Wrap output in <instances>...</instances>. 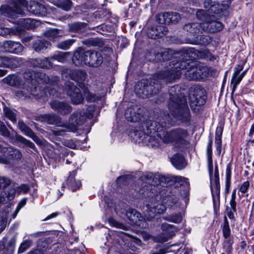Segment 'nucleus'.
I'll list each match as a JSON object with an SVG mask.
<instances>
[{
    "mask_svg": "<svg viewBox=\"0 0 254 254\" xmlns=\"http://www.w3.org/2000/svg\"><path fill=\"white\" fill-rule=\"evenodd\" d=\"M192 55H196L200 59H207L210 61L213 60L215 58L208 51L204 50L201 52L195 51L193 49H188L176 54L175 58L181 55L185 58V60H176L173 59L167 65L165 69L158 72L148 82L143 80L135 84V91L136 94L142 98H149L159 92L162 82L164 83L171 82L175 79L180 78L182 71H185L186 77L190 80H200L204 79L207 74V68L201 65L197 64L194 62L190 61L188 58H194Z\"/></svg>",
    "mask_w": 254,
    "mask_h": 254,
    "instance_id": "1",
    "label": "nucleus"
},
{
    "mask_svg": "<svg viewBox=\"0 0 254 254\" xmlns=\"http://www.w3.org/2000/svg\"><path fill=\"white\" fill-rule=\"evenodd\" d=\"M171 123V116L163 115L157 120H148L142 125L143 132L148 135L158 132L157 136L164 144H169L176 148H185L190 143L188 130L176 128L169 130H163L164 127H169Z\"/></svg>",
    "mask_w": 254,
    "mask_h": 254,
    "instance_id": "2",
    "label": "nucleus"
},
{
    "mask_svg": "<svg viewBox=\"0 0 254 254\" xmlns=\"http://www.w3.org/2000/svg\"><path fill=\"white\" fill-rule=\"evenodd\" d=\"M179 88L178 85L171 87L169 90L170 100L168 108L172 114L183 123H187L190 120V113L186 97L182 94L176 93Z\"/></svg>",
    "mask_w": 254,
    "mask_h": 254,
    "instance_id": "3",
    "label": "nucleus"
},
{
    "mask_svg": "<svg viewBox=\"0 0 254 254\" xmlns=\"http://www.w3.org/2000/svg\"><path fill=\"white\" fill-rule=\"evenodd\" d=\"M196 15L198 19L204 21L201 24L202 31L213 33L222 29V23L217 21H210L209 20L210 17H208L204 10H199L197 11Z\"/></svg>",
    "mask_w": 254,
    "mask_h": 254,
    "instance_id": "4",
    "label": "nucleus"
},
{
    "mask_svg": "<svg viewBox=\"0 0 254 254\" xmlns=\"http://www.w3.org/2000/svg\"><path fill=\"white\" fill-rule=\"evenodd\" d=\"M23 76L28 82H31L32 84L34 83L35 81H37L38 83H51L55 85L58 81V77L57 76L54 77L53 80H51L45 73L36 72L33 71L25 72Z\"/></svg>",
    "mask_w": 254,
    "mask_h": 254,
    "instance_id": "5",
    "label": "nucleus"
},
{
    "mask_svg": "<svg viewBox=\"0 0 254 254\" xmlns=\"http://www.w3.org/2000/svg\"><path fill=\"white\" fill-rule=\"evenodd\" d=\"M189 102L191 107L200 106L204 104L206 96L203 88L195 87L189 94Z\"/></svg>",
    "mask_w": 254,
    "mask_h": 254,
    "instance_id": "6",
    "label": "nucleus"
},
{
    "mask_svg": "<svg viewBox=\"0 0 254 254\" xmlns=\"http://www.w3.org/2000/svg\"><path fill=\"white\" fill-rule=\"evenodd\" d=\"M64 90L70 97L72 104L77 105L83 102L84 98L80 90L72 83L66 82L65 84Z\"/></svg>",
    "mask_w": 254,
    "mask_h": 254,
    "instance_id": "7",
    "label": "nucleus"
},
{
    "mask_svg": "<svg viewBox=\"0 0 254 254\" xmlns=\"http://www.w3.org/2000/svg\"><path fill=\"white\" fill-rule=\"evenodd\" d=\"M146 207L147 214L144 219L147 221H151L157 214L163 213L166 210L165 206L157 201L151 202L147 204Z\"/></svg>",
    "mask_w": 254,
    "mask_h": 254,
    "instance_id": "8",
    "label": "nucleus"
},
{
    "mask_svg": "<svg viewBox=\"0 0 254 254\" xmlns=\"http://www.w3.org/2000/svg\"><path fill=\"white\" fill-rule=\"evenodd\" d=\"M62 77L65 78H70L79 84L82 83L86 78L85 71L78 70H71L64 68L62 71Z\"/></svg>",
    "mask_w": 254,
    "mask_h": 254,
    "instance_id": "9",
    "label": "nucleus"
},
{
    "mask_svg": "<svg viewBox=\"0 0 254 254\" xmlns=\"http://www.w3.org/2000/svg\"><path fill=\"white\" fill-rule=\"evenodd\" d=\"M85 120V113L83 111H77L73 113L69 119V124L72 126L68 129L70 131H74L77 126L83 124Z\"/></svg>",
    "mask_w": 254,
    "mask_h": 254,
    "instance_id": "10",
    "label": "nucleus"
},
{
    "mask_svg": "<svg viewBox=\"0 0 254 254\" xmlns=\"http://www.w3.org/2000/svg\"><path fill=\"white\" fill-rule=\"evenodd\" d=\"M25 2L24 0H14L13 3H11L6 8V12L10 17H16L17 15L23 14L22 7L24 6Z\"/></svg>",
    "mask_w": 254,
    "mask_h": 254,
    "instance_id": "11",
    "label": "nucleus"
},
{
    "mask_svg": "<svg viewBox=\"0 0 254 254\" xmlns=\"http://www.w3.org/2000/svg\"><path fill=\"white\" fill-rule=\"evenodd\" d=\"M125 117L131 122H138L141 120L142 117V110L137 106L128 108L125 112Z\"/></svg>",
    "mask_w": 254,
    "mask_h": 254,
    "instance_id": "12",
    "label": "nucleus"
},
{
    "mask_svg": "<svg viewBox=\"0 0 254 254\" xmlns=\"http://www.w3.org/2000/svg\"><path fill=\"white\" fill-rule=\"evenodd\" d=\"M51 107L58 113L64 115L70 113L72 107L67 102L53 100L50 103Z\"/></svg>",
    "mask_w": 254,
    "mask_h": 254,
    "instance_id": "13",
    "label": "nucleus"
},
{
    "mask_svg": "<svg viewBox=\"0 0 254 254\" xmlns=\"http://www.w3.org/2000/svg\"><path fill=\"white\" fill-rule=\"evenodd\" d=\"M211 190L213 200L219 199L220 185L217 167L215 168L214 179H211Z\"/></svg>",
    "mask_w": 254,
    "mask_h": 254,
    "instance_id": "14",
    "label": "nucleus"
},
{
    "mask_svg": "<svg viewBox=\"0 0 254 254\" xmlns=\"http://www.w3.org/2000/svg\"><path fill=\"white\" fill-rule=\"evenodd\" d=\"M27 10L33 14L44 16L47 13V9L44 5L36 1H30L27 5Z\"/></svg>",
    "mask_w": 254,
    "mask_h": 254,
    "instance_id": "15",
    "label": "nucleus"
},
{
    "mask_svg": "<svg viewBox=\"0 0 254 254\" xmlns=\"http://www.w3.org/2000/svg\"><path fill=\"white\" fill-rule=\"evenodd\" d=\"M86 57H90V60L87 59V65L93 67H98L103 63V57L100 53L95 51H86Z\"/></svg>",
    "mask_w": 254,
    "mask_h": 254,
    "instance_id": "16",
    "label": "nucleus"
},
{
    "mask_svg": "<svg viewBox=\"0 0 254 254\" xmlns=\"http://www.w3.org/2000/svg\"><path fill=\"white\" fill-rule=\"evenodd\" d=\"M2 46L5 52L13 54H19L23 50V46L19 43L11 41H4Z\"/></svg>",
    "mask_w": 254,
    "mask_h": 254,
    "instance_id": "17",
    "label": "nucleus"
},
{
    "mask_svg": "<svg viewBox=\"0 0 254 254\" xmlns=\"http://www.w3.org/2000/svg\"><path fill=\"white\" fill-rule=\"evenodd\" d=\"M159 19L161 20V17L163 18L165 24L176 23L181 19V16L179 13L173 12H167L159 16ZM162 23L161 21L159 22Z\"/></svg>",
    "mask_w": 254,
    "mask_h": 254,
    "instance_id": "18",
    "label": "nucleus"
},
{
    "mask_svg": "<svg viewBox=\"0 0 254 254\" xmlns=\"http://www.w3.org/2000/svg\"><path fill=\"white\" fill-rule=\"evenodd\" d=\"M19 128L25 135L31 137L36 143L40 144L42 143L41 139L28 127L24 122L19 121L18 123Z\"/></svg>",
    "mask_w": 254,
    "mask_h": 254,
    "instance_id": "19",
    "label": "nucleus"
},
{
    "mask_svg": "<svg viewBox=\"0 0 254 254\" xmlns=\"http://www.w3.org/2000/svg\"><path fill=\"white\" fill-rule=\"evenodd\" d=\"M88 57H86V51L83 50L76 51L72 58L73 64L77 66L82 65L83 64L87 65L86 61Z\"/></svg>",
    "mask_w": 254,
    "mask_h": 254,
    "instance_id": "20",
    "label": "nucleus"
},
{
    "mask_svg": "<svg viewBox=\"0 0 254 254\" xmlns=\"http://www.w3.org/2000/svg\"><path fill=\"white\" fill-rule=\"evenodd\" d=\"M126 216L131 224L140 226V222L143 219L141 214L135 209H129L126 212Z\"/></svg>",
    "mask_w": 254,
    "mask_h": 254,
    "instance_id": "21",
    "label": "nucleus"
},
{
    "mask_svg": "<svg viewBox=\"0 0 254 254\" xmlns=\"http://www.w3.org/2000/svg\"><path fill=\"white\" fill-rule=\"evenodd\" d=\"M171 162L176 168L179 170L184 169L187 165L184 156L179 153H176L172 156Z\"/></svg>",
    "mask_w": 254,
    "mask_h": 254,
    "instance_id": "22",
    "label": "nucleus"
},
{
    "mask_svg": "<svg viewBox=\"0 0 254 254\" xmlns=\"http://www.w3.org/2000/svg\"><path fill=\"white\" fill-rule=\"evenodd\" d=\"M175 180L177 184H179L180 186H183L184 187L185 190L184 191L183 194L182 195L184 197V201L187 203L189 200V189L190 187L188 179L181 176H177L176 177Z\"/></svg>",
    "mask_w": 254,
    "mask_h": 254,
    "instance_id": "23",
    "label": "nucleus"
},
{
    "mask_svg": "<svg viewBox=\"0 0 254 254\" xmlns=\"http://www.w3.org/2000/svg\"><path fill=\"white\" fill-rule=\"evenodd\" d=\"M202 23L192 22L185 25L184 29L185 31L193 36L199 34L202 30Z\"/></svg>",
    "mask_w": 254,
    "mask_h": 254,
    "instance_id": "24",
    "label": "nucleus"
},
{
    "mask_svg": "<svg viewBox=\"0 0 254 254\" xmlns=\"http://www.w3.org/2000/svg\"><path fill=\"white\" fill-rule=\"evenodd\" d=\"M76 175L75 171H72L69 175L66 182V185L72 191H75L79 189L81 186V183L80 181H76L75 180V176Z\"/></svg>",
    "mask_w": 254,
    "mask_h": 254,
    "instance_id": "25",
    "label": "nucleus"
},
{
    "mask_svg": "<svg viewBox=\"0 0 254 254\" xmlns=\"http://www.w3.org/2000/svg\"><path fill=\"white\" fill-rule=\"evenodd\" d=\"M17 22L21 27L27 29H32L38 24L37 20L31 18H19Z\"/></svg>",
    "mask_w": 254,
    "mask_h": 254,
    "instance_id": "26",
    "label": "nucleus"
},
{
    "mask_svg": "<svg viewBox=\"0 0 254 254\" xmlns=\"http://www.w3.org/2000/svg\"><path fill=\"white\" fill-rule=\"evenodd\" d=\"M31 64L34 66L41 68H49L53 66V64L49 58L33 59Z\"/></svg>",
    "mask_w": 254,
    "mask_h": 254,
    "instance_id": "27",
    "label": "nucleus"
},
{
    "mask_svg": "<svg viewBox=\"0 0 254 254\" xmlns=\"http://www.w3.org/2000/svg\"><path fill=\"white\" fill-rule=\"evenodd\" d=\"M173 228L174 226L173 225L168 224L166 223L162 224L161 226V228L163 231H165L166 232L161 234V235L159 236V242L160 243H163L167 241L170 238L171 235H168L166 233H169V230L172 229Z\"/></svg>",
    "mask_w": 254,
    "mask_h": 254,
    "instance_id": "28",
    "label": "nucleus"
},
{
    "mask_svg": "<svg viewBox=\"0 0 254 254\" xmlns=\"http://www.w3.org/2000/svg\"><path fill=\"white\" fill-rule=\"evenodd\" d=\"M172 56V51L166 49L155 55V60L157 62L165 61L169 60Z\"/></svg>",
    "mask_w": 254,
    "mask_h": 254,
    "instance_id": "29",
    "label": "nucleus"
},
{
    "mask_svg": "<svg viewBox=\"0 0 254 254\" xmlns=\"http://www.w3.org/2000/svg\"><path fill=\"white\" fill-rule=\"evenodd\" d=\"M3 81L5 83L10 86L18 87L21 85L20 78L14 74L7 76L3 79Z\"/></svg>",
    "mask_w": 254,
    "mask_h": 254,
    "instance_id": "30",
    "label": "nucleus"
},
{
    "mask_svg": "<svg viewBox=\"0 0 254 254\" xmlns=\"http://www.w3.org/2000/svg\"><path fill=\"white\" fill-rule=\"evenodd\" d=\"M223 129L221 127H217L215 132V144L217 152L219 154L221 151V136L222 134Z\"/></svg>",
    "mask_w": 254,
    "mask_h": 254,
    "instance_id": "31",
    "label": "nucleus"
},
{
    "mask_svg": "<svg viewBox=\"0 0 254 254\" xmlns=\"http://www.w3.org/2000/svg\"><path fill=\"white\" fill-rule=\"evenodd\" d=\"M165 29L166 27H165L164 26L159 25L156 27L155 30H154L153 28L149 30L147 32V34L148 37L150 38L156 39L161 36L160 32L161 31H162L163 30L164 31V32H162V34H166Z\"/></svg>",
    "mask_w": 254,
    "mask_h": 254,
    "instance_id": "32",
    "label": "nucleus"
},
{
    "mask_svg": "<svg viewBox=\"0 0 254 254\" xmlns=\"http://www.w3.org/2000/svg\"><path fill=\"white\" fill-rule=\"evenodd\" d=\"M50 45V43L44 40H38L33 44V47L36 52H40L47 49Z\"/></svg>",
    "mask_w": 254,
    "mask_h": 254,
    "instance_id": "33",
    "label": "nucleus"
},
{
    "mask_svg": "<svg viewBox=\"0 0 254 254\" xmlns=\"http://www.w3.org/2000/svg\"><path fill=\"white\" fill-rule=\"evenodd\" d=\"M182 219L183 216L180 213L173 214L163 217L164 220L175 223H180Z\"/></svg>",
    "mask_w": 254,
    "mask_h": 254,
    "instance_id": "34",
    "label": "nucleus"
},
{
    "mask_svg": "<svg viewBox=\"0 0 254 254\" xmlns=\"http://www.w3.org/2000/svg\"><path fill=\"white\" fill-rule=\"evenodd\" d=\"M45 35L50 39L55 41L57 38L62 36V33L57 29H50L45 32Z\"/></svg>",
    "mask_w": 254,
    "mask_h": 254,
    "instance_id": "35",
    "label": "nucleus"
},
{
    "mask_svg": "<svg viewBox=\"0 0 254 254\" xmlns=\"http://www.w3.org/2000/svg\"><path fill=\"white\" fill-rule=\"evenodd\" d=\"M246 71L243 72L240 74L237 75H233L232 79H231V84L233 86L232 91L234 92L236 88L237 85L239 84L244 76L245 75Z\"/></svg>",
    "mask_w": 254,
    "mask_h": 254,
    "instance_id": "36",
    "label": "nucleus"
},
{
    "mask_svg": "<svg viewBox=\"0 0 254 254\" xmlns=\"http://www.w3.org/2000/svg\"><path fill=\"white\" fill-rule=\"evenodd\" d=\"M68 55L69 53L67 52H61L54 55L49 59L51 62L53 61H57L59 62L63 63L66 60Z\"/></svg>",
    "mask_w": 254,
    "mask_h": 254,
    "instance_id": "37",
    "label": "nucleus"
},
{
    "mask_svg": "<svg viewBox=\"0 0 254 254\" xmlns=\"http://www.w3.org/2000/svg\"><path fill=\"white\" fill-rule=\"evenodd\" d=\"M45 121L49 124L54 125L60 122V118L58 116L54 114H47L43 116Z\"/></svg>",
    "mask_w": 254,
    "mask_h": 254,
    "instance_id": "38",
    "label": "nucleus"
},
{
    "mask_svg": "<svg viewBox=\"0 0 254 254\" xmlns=\"http://www.w3.org/2000/svg\"><path fill=\"white\" fill-rule=\"evenodd\" d=\"M212 139L210 138L207 145V155L208 164L209 167H212Z\"/></svg>",
    "mask_w": 254,
    "mask_h": 254,
    "instance_id": "39",
    "label": "nucleus"
},
{
    "mask_svg": "<svg viewBox=\"0 0 254 254\" xmlns=\"http://www.w3.org/2000/svg\"><path fill=\"white\" fill-rule=\"evenodd\" d=\"M3 112L6 118H7L13 123H15L17 120L16 115L14 112L7 107L3 108Z\"/></svg>",
    "mask_w": 254,
    "mask_h": 254,
    "instance_id": "40",
    "label": "nucleus"
},
{
    "mask_svg": "<svg viewBox=\"0 0 254 254\" xmlns=\"http://www.w3.org/2000/svg\"><path fill=\"white\" fill-rule=\"evenodd\" d=\"M74 42V40L73 39H67L65 41H61L59 42L57 47L59 49H61L64 50H66L68 49L70 46L73 44Z\"/></svg>",
    "mask_w": 254,
    "mask_h": 254,
    "instance_id": "41",
    "label": "nucleus"
},
{
    "mask_svg": "<svg viewBox=\"0 0 254 254\" xmlns=\"http://www.w3.org/2000/svg\"><path fill=\"white\" fill-rule=\"evenodd\" d=\"M32 244V242L30 240H25L20 244L18 253L22 254L30 248Z\"/></svg>",
    "mask_w": 254,
    "mask_h": 254,
    "instance_id": "42",
    "label": "nucleus"
},
{
    "mask_svg": "<svg viewBox=\"0 0 254 254\" xmlns=\"http://www.w3.org/2000/svg\"><path fill=\"white\" fill-rule=\"evenodd\" d=\"M22 62L20 59L17 57H11L9 58L8 67L15 68L20 65Z\"/></svg>",
    "mask_w": 254,
    "mask_h": 254,
    "instance_id": "43",
    "label": "nucleus"
},
{
    "mask_svg": "<svg viewBox=\"0 0 254 254\" xmlns=\"http://www.w3.org/2000/svg\"><path fill=\"white\" fill-rule=\"evenodd\" d=\"M16 139L18 142L22 143L24 145H25L27 146L28 147L34 149L35 148V145L33 143L31 142L30 141L27 140L25 138H24L23 136L20 135H16Z\"/></svg>",
    "mask_w": 254,
    "mask_h": 254,
    "instance_id": "44",
    "label": "nucleus"
},
{
    "mask_svg": "<svg viewBox=\"0 0 254 254\" xmlns=\"http://www.w3.org/2000/svg\"><path fill=\"white\" fill-rule=\"evenodd\" d=\"M15 245V240L14 238L10 239L8 242V245L4 251L5 254H13L14 247Z\"/></svg>",
    "mask_w": 254,
    "mask_h": 254,
    "instance_id": "45",
    "label": "nucleus"
},
{
    "mask_svg": "<svg viewBox=\"0 0 254 254\" xmlns=\"http://www.w3.org/2000/svg\"><path fill=\"white\" fill-rule=\"evenodd\" d=\"M155 178V175L152 173H146L143 174L140 178L141 181L150 184Z\"/></svg>",
    "mask_w": 254,
    "mask_h": 254,
    "instance_id": "46",
    "label": "nucleus"
},
{
    "mask_svg": "<svg viewBox=\"0 0 254 254\" xmlns=\"http://www.w3.org/2000/svg\"><path fill=\"white\" fill-rule=\"evenodd\" d=\"M59 6L64 10L68 11L72 6V2L70 0H63L60 2Z\"/></svg>",
    "mask_w": 254,
    "mask_h": 254,
    "instance_id": "47",
    "label": "nucleus"
},
{
    "mask_svg": "<svg viewBox=\"0 0 254 254\" xmlns=\"http://www.w3.org/2000/svg\"><path fill=\"white\" fill-rule=\"evenodd\" d=\"M69 29L71 31L78 32L84 27V24L80 22H76L69 24Z\"/></svg>",
    "mask_w": 254,
    "mask_h": 254,
    "instance_id": "48",
    "label": "nucleus"
},
{
    "mask_svg": "<svg viewBox=\"0 0 254 254\" xmlns=\"http://www.w3.org/2000/svg\"><path fill=\"white\" fill-rule=\"evenodd\" d=\"M10 150L9 151V155L13 158L15 159H20L22 157V154L17 149L10 148Z\"/></svg>",
    "mask_w": 254,
    "mask_h": 254,
    "instance_id": "49",
    "label": "nucleus"
},
{
    "mask_svg": "<svg viewBox=\"0 0 254 254\" xmlns=\"http://www.w3.org/2000/svg\"><path fill=\"white\" fill-rule=\"evenodd\" d=\"M108 222L110 225L112 226H114L118 228L123 229L125 230L126 229V227H125L123 224L118 222L113 218L109 219Z\"/></svg>",
    "mask_w": 254,
    "mask_h": 254,
    "instance_id": "50",
    "label": "nucleus"
},
{
    "mask_svg": "<svg viewBox=\"0 0 254 254\" xmlns=\"http://www.w3.org/2000/svg\"><path fill=\"white\" fill-rule=\"evenodd\" d=\"M11 183V181L7 178L0 177V190L4 189Z\"/></svg>",
    "mask_w": 254,
    "mask_h": 254,
    "instance_id": "51",
    "label": "nucleus"
},
{
    "mask_svg": "<svg viewBox=\"0 0 254 254\" xmlns=\"http://www.w3.org/2000/svg\"><path fill=\"white\" fill-rule=\"evenodd\" d=\"M0 133L2 135H3L4 136H6V137H8L10 135V133H9L8 130L7 129V127L5 126V125L3 123L0 122Z\"/></svg>",
    "mask_w": 254,
    "mask_h": 254,
    "instance_id": "52",
    "label": "nucleus"
},
{
    "mask_svg": "<svg viewBox=\"0 0 254 254\" xmlns=\"http://www.w3.org/2000/svg\"><path fill=\"white\" fill-rule=\"evenodd\" d=\"M47 91H45L46 96H47V92H48L50 96H55L58 98H62V96L61 93H59L55 89H49L46 88Z\"/></svg>",
    "mask_w": 254,
    "mask_h": 254,
    "instance_id": "53",
    "label": "nucleus"
},
{
    "mask_svg": "<svg viewBox=\"0 0 254 254\" xmlns=\"http://www.w3.org/2000/svg\"><path fill=\"white\" fill-rule=\"evenodd\" d=\"M9 58L6 56H0V66L8 67Z\"/></svg>",
    "mask_w": 254,
    "mask_h": 254,
    "instance_id": "54",
    "label": "nucleus"
},
{
    "mask_svg": "<svg viewBox=\"0 0 254 254\" xmlns=\"http://www.w3.org/2000/svg\"><path fill=\"white\" fill-rule=\"evenodd\" d=\"M127 177L126 176H123L119 177L117 180V183L119 186L121 187L123 185L127 184Z\"/></svg>",
    "mask_w": 254,
    "mask_h": 254,
    "instance_id": "55",
    "label": "nucleus"
},
{
    "mask_svg": "<svg viewBox=\"0 0 254 254\" xmlns=\"http://www.w3.org/2000/svg\"><path fill=\"white\" fill-rule=\"evenodd\" d=\"M250 187V182L249 181H246L243 183L241 186L239 191L243 194H245L248 190Z\"/></svg>",
    "mask_w": 254,
    "mask_h": 254,
    "instance_id": "56",
    "label": "nucleus"
},
{
    "mask_svg": "<svg viewBox=\"0 0 254 254\" xmlns=\"http://www.w3.org/2000/svg\"><path fill=\"white\" fill-rule=\"evenodd\" d=\"M223 234L225 238H227L230 235V229L227 222H226L223 226Z\"/></svg>",
    "mask_w": 254,
    "mask_h": 254,
    "instance_id": "57",
    "label": "nucleus"
},
{
    "mask_svg": "<svg viewBox=\"0 0 254 254\" xmlns=\"http://www.w3.org/2000/svg\"><path fill=\"white\" fill-rule=\"evenodd\" d=\"M6 225V219L5 218L0 217V233L4 230Z\"/></svg>",
    "mask_w": 254,
    "mask_h": 254,
    "instance_id": "58",
    "label": "nucleus"
},
{
    "mask_svg": "<svg viewBox=\"0 0 254 254\" xmlns=\"http://www.w3.org/2000/svg\"><path fill=\"white\" fill-rule=\"evenodd\" d=\"M84 96L86 100L89 102H93L95 100V97L94 95L90 93L88 91H85Z\"/></svg>",
    "mask_w": 254,
    "mask_h": 254,
    "instance_id": "59",
    "label": "nucleus"
},
{
    "mask_svg": "<svg viewBox=\"0 0 254 254\" xmlns=\"http://www.w3.org/2000/svg\"><path fill=\"white\" fill-rule=\"evenodd\" d=\"M231 166L228 164L226 169V181H231Z\"/></svg>",
    "mask_w": 254,
    "mask_h": 254,
    "instance_id": "60",
    "label": "nucleus"
},
{
    "mask_svg": "<svg viewBox=\"0 0 254 254\" xmlns=\"http://www.w3.org/2000/svg\"><path fill=\"white\" fill-rule=\"evenodd\" d=\"M223 249L227 254H231L232 246L228 242H225L223 244Z\"/></svg>",
    "mask_w": 254,
    "mask_h": 254,
    "instance_id": "61",
    "label": "nucleus"
},
{
    "mask_svg": "<svg viewBox=\"0 0 254 254\" xmlns=\"http://www.w3.org/2000/svg\"><path fill=\"white\" fill-rule=\"evenodd\" d=\"M17 189L19 192L26 193L29 190V187L26 185L22 184Z\"/></svg>",
    "mask_w": 254,
    "mask_h": 254,
    "instance_id": "62",
    "label": "nucleus"
},
{
    "mask_svg": "<svg viewBox=\"0 0 254 254\" xmlns=\"http://www.w3.org/2000/svg\"><path fill=\"white\" fill-rule=\"evenodd\" d=\"M88 112L86 113V115H85V119L86 118H91L93 115L94 113V110L92 107H89L88 108L87 110Z\"/></svg>",
    "mask_w": 254,
    "mask_h": 254,
    "instance_id": "63",
    "label": "nucleus"
},
{
    "mask_svg": "<svg viewBox=\"0 0 254 254\" xmlns=\"http://www.w3.org/2000/svg\"><path fill=\"white\" fill-rule=\"evenodd\" d=\"M155 137V136L152 135H150L149 137V141L152 146H157L158 145V142L156 140Z\"/></svg>",
    "mask_w": 254,
    "mask_h": 254,
    "instance_id": "64",
    "label": "nucleus"
}]
</instances>
